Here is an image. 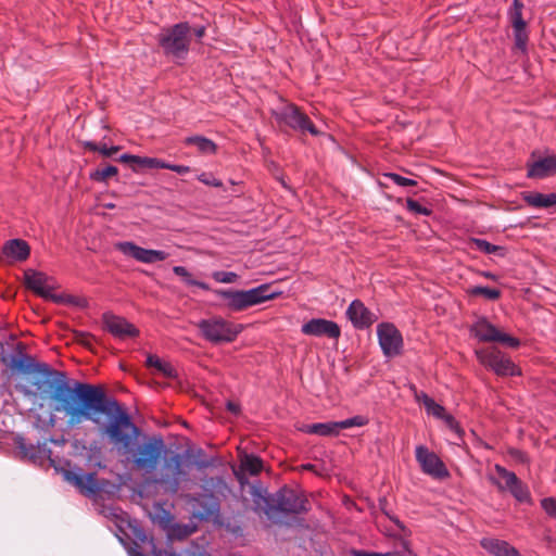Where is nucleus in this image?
Here are the masks:
<instances>
[{"label":"nucleus","instance_id":"obj_1","mask_svg":"<svg viewBox=\"0 0 556 556\" xmlns=\"http://www.w3.org/2000/svg\"><path fill=\"white\" fill-rule=\"evenodd\" d=\"M20 356H13L9 367L18 374H41L51 390L50 399L56 403L55 410L64 412L71 425H78L85 420L100 424V415L108 418L103 431L110 440L127 448L132 440L140 433V429L132 422L126 407L114 396L108 395L101 384H91L77 380L70 381L66 372L51 368L47 363H40L34 356L23 353L24 344L17 343Z\"/></svg>","mask_w":556,"mask_h":556},{"label":"nucleus","instance_id":"obj_2","mask_svg":"<svg viewBox=\"0 0 556 556\" xmlns=\"http://www.w3.org/2000/svg\"><path fill=\"white\" fill-rule=\"evenodd\" d=\"M263 513L273 519L276 514L303 515L311 510V504L305 493L288 485L281 486L276 493L262 497Z\"/></svg>","mask_w":556,"mask_h":556},{"label":"nucleus","instance_id":"obj_3","mask_svg":"<svg viewBox=\"0 0 556 556\" xmlns=\"http://www.w3.org/2000/svg\"><path fill=\"white\" fill-rule=\"evenodd\" d=\"M281 291H271L269 283L261 285L256 288L243 290H222L218 294L223 298L226 306L233 312L243 311L250 306L273 300L279 296Z\"/></svg>","mask_w":556,"mask_h":556},{"label":"nucleus","instance_id":"obj_4","mask_svg":"<svg viewBox=\"0 0 556 556\" xmlns=\"http://www.w3.org/2000/svg\"><path fill=\"white\" fill-rule=\"evenodd\" d=\"M191 27L187 22L164 28L157 37L159 46L164 54L182 58L189 51Z\"/></svg>","mask_w":556,"mask_h":556},{"label":"nucleus","instance_id":"obj_5","mask_svg":"<svg viewBox=\"0 0 556 556\" xmlns=\"http://www.w3.org/2000/svg\"><path fill=\"white\" fill-rule=\"evenodd\" d=\"M197 326L201 336L214 344L233 342L242 330L241 325H236L222 317L201 319Z\"/></svg>","mask_w":556,"mask_h":556},{"label":"nucleus","instance_id":"obj_6","mask_svg":"<svg viewBox=\"0 0 556 556\" xmlns=\"http://www.w3.org/2000/svg\"><path fill=\"white\" fill-rule=\"evenodd\" d=\"M478 361L497 376H521V369L497 348H485L476 351Z\"/></svg>","mask_w":556,"mask_h":556},{"label":"nucleus","instance_id":"obj_7","mask_svg":"<svg viewBox=\"0 0 556 556\" xmlns=\"http://www.w3.org/2000/svg\"><path fill=\"white\" fill-rule=\"evenodd\" d=\"M187 479V472L184 469V457L179 453L170 451L165 454L162 467L160 484L165 491L177 493L182 481Z\"/></svg>","mask_w":556,"mask_h":556},{"label":"nucleus","instance_id":"obj_8","mask_svg":"<svg viewBox=\"0 0 556 556\" xmlns=\"http://www.w3.org/2000/svg\"><path fill=\"white\" fill-rule=\"evenodd\" d=\"M469 333L480 342H500L513 349L520 346L518 338L500 331L485 316L477 318L469 327Z\"/></svg>","mask_w":556,"mask_h":556},{"label":"nucleus","instance_id":"obj_9","mask_svg":"<svg viewBox=\"0 0 556 556\" xmlns=\"http://www.w3.org/2000/svg\"><path fill=\"white\" fill-rule=\"evenodd\" d=\"M273 115L278 124H283L293 130L302 134L309 132L312 136L319 135V130L316 128L308 115L302 112L301 109L293 103L287 104L279 112H274Z\"/></svg>","mask_w":556,"mask_h":556},{"label":"nucleus","instance_id":"obj_10","mask_svg":"<svg viewBox=\"0 0 556 556\" xmlns=\"http://www.w3.org/2000/svg\"><path fill=\"white\" fill-rule=\"evenodd\" d=\"M165 448L161 435H153L147 442L139 445L132 463L137 469L152 471L156 468L159 459Z\"/></svg>","mask_w":556,"mask_h":556},{"label":"nucleus","instance_id":"obj_11","mask_svg":"<svg viewBox=\"0 0 556 556\" xmlns=\"http://www.w3.org/2000/svg\"><path fill=\"white\" fill-rule=\"evenodd\" d=\"M494 468L497 475L505 480V485L496 478L491 477L490 480L493 485L502 492L508 490L519 503H532L529 488L517 477L515 472L507 470L498 464H496Z\"/></svg>","mask_w":556,"mask_h":556},{"label":"nucleus","instance_id":"obj_12","mask_svg":"<svg viewBox=\"0 0 556 556\" xmlns=\"http://www.w3.org/2000/svg\"><path fill=\"white\" fill-rule=\"evenodd\" d=\"M367 424L363 416H354L341 421L317 422L311 425H302L296 429L303 433L317 434L320 437H337L343 429L352 427H362Z\"/></svg>","mask_w":556,"mask_h":556},{"label":"nucleus","instance_id":"obj_13","mask_svg":"<svg viewBox=\"0 0 556 556\" xmlns=\"http://www.w3.org/2000/svg\"><path fill=\"white\" fill-rule=\"evenodd\" d=\"M377 334L380 348L388 357H394L402 353L403 337L400 330L391 323H381L377 326Z\"/></svg>","mask_w":556,"mask_h":556},{"label":"nucleus","instance_id":"obj_14","mask_svg":"<svg viewBox=\"0 0 556 556\" xmlns=\"http://www.w3.org/2000/svg\"><path fill=\"white\" fill-rule=\"evenodd\" d=\"M523 7L521 0H513V5L508 11V17L513 27L515 48L526 53L528 50L529 33L527 23L522 18Z\"/></svg>","mask_w":556,"mask_h":556},{"label":"nucleus","instance_id":"obj_15","mask_svg":"<svg viewBox=\"0 0 556 556\" xmlns=\"http://www.w3.org/2000/svg\"><path fill=\"white\" fill-rule=\"evenodd\" d=\"M52 280L47 274L35 269H26L24 271V285L26 289L33 291L36 295L54 303L61 302V296L52 293V287L49 281Z\"/></svg>","mask_w":556,"mask_h":556},{"label":"nucleus","instance_id":"obj_16","mask_svg":"<svg viewBox=\"0 0 556 556\" xmlns=\"http://www.w3.org/2000/svg\"><path fill=\"white\" fill-rule=\"evenodd\" d=\"M416 459L419 463L421 470L438 479H444L450 476V472L445 464L434 453L429 451L425 445H418L416 447Z\"/></svg>","mask_w":556,"mask_h":556},{"label":"nucleus","instance_id":"obj_17","mask_svg":"<svg viewBox=\"0 0 556 556\" xmlns=\"http://www.w3.org/2000/svg\"><path fill=\"white\" fill-rule=\"evenodd\" d=\"M103 328L113 337L125 340L127 338H137L140 334L139 329L126 318L106 312L102 315Z\"/></svg>","mask_w":556,"mask_h":556},{"label":"nucleus","instance_id":"obj_18","mask_svg":"<svg viewBox=\"0 0 556 556\" xmlns=\"http://www.w3.org/2000/svg\"><path fill=\"white\" fill-rule=\"evenodd\" d=\"M15 448L22 459H28L34 464H41L46 458L50 459L51 464V450L48 448L47 442L33 444L27 442L23 437H17L14 440Z\"/></svg>","mask_w":556,"mask_h":556},{"label":"nucleus","instance_id":"obj_19","mask_svg":"<svg viewBox=\"0 0 556 556\" xmlns=\"http://www.w3.org/2000/svg\"><path fill=\"white\" fill-rule=\"evenodd\" d=\"M116 249L125 255L147 264L162 262L168 256L164 251L144 249L130 241L118 242Z\"/></svg>","mask_w":556,"mask_h":556},{"label":"nucleus","instance_id":"obj_20","mask_svg":"<svg viewBox=\"0 0 556 556\" xmlns=\"http://www.w3.org/2000/svg\"><path fill=\"white\" fill-rule=\"evenodd\" d=\"M65 478L68 482L73 483L85 496L97 497L103 491V484L98 480L96 472L79 475L67 470L65 471Z\"/></svg>","mask_w":556,"mask_h":556},{"label":"nucleus","instance_id":"obj_21","mask_svg":"<svg viewBox=\"0 0 556 556\" xmlns=\"http://www.w3.org/2000/svg\"><path fill=\"white\" fill-rule=\"evenodd\" d=\"M301 331L306 336L327 337L329 339H339L341 336L340 326L325 318H312L302 325Z\"/></svg>","mask_w":556,"mask_h":556},{"label":"nucleus","instance_id":"obj_22","mask_svg":"<svg viewBox=\"0 0 556 556\" xmlns=\"http://www.w3.org/2000/svg\"><path fill=\"white\" fill-rule=\"evenodd\" d=\"M346 316L356 329L369 328L376 320L374 314L361 300H354L346 309Z\"/></svg>","mask_w":556,"mask_h":556},{"label":"nucleus","instance_id":"obj_23","mask_svg":"<svg viewBox=\"0 0 556 556\" xmlns=\"http://www.w3.org/2000/svg\"><path fill=\"white\" fill-rule=\"evenodd\" d=\"M556 174V154H552L527 163V177L531 179H543Z\"/></svg>","mask_w":556,"mask_h":556},{"label":"nucleus","instance_id":"obj_24","mask_svg":"<svg viewBox=\"0 0 556 556\" xmlns=\"http://www.w3.org/2000/svg\"><path fill=\"white\" fill-rule=\"evenodd\" d=\"M116 161L129 164L130 168L136 173L143 169L160 168L161 166V159L140 156L128 153L122 154L118 159H116Z\"/></svg>","mask_w":556,"mask_h":556},{"label":"nucleus","instance_id":"obj_25","mask_svg":"<svg viewBox=\"0 0 556 556\" xmlns=\"http://www.w3.org/2000/svg\"><path fill=\"white\" fill-rule=\"evenodd\" d=\"M2 252L8 257L23 262L29 257L30 247L23 239H11L4 243Z\"/></svg>","mask_w":556,"mask_h":556},{"label":"nucleus","instance_id":"obj_26","mask_svg":"<svg viewBox=\"0 0 556 556\" xmlns=\"http://www.w3.org/2000/svg\"><path fill=\"white\" fill-rule=\"evenodd\" d=\"M481 546L493 556H522L518 549L508 542L497 539H483Z\"/></svg>","mask_w":556,"mask_h":556},{"label":"nucleus","instance_id":"obj_27","mask_svg":"<svg viewBox=\"0 0 556 556\" xmlns=\"http://www.w3.org/2000/svg\"><path fill=\"white\" fill-rule=\"evenodd\" d=\"M481 546L493 556H522L518 549L508 542L497 539H483Z\"/></svg>","mask_w":556,"mask_h":556},{"label":"nucleus","instance_id":"obj_28","mask_svg":"<svg viewBox=\"0 0 556 556\" xmlns=\"http://www.w3.org/2000/svg\"><path fill=\"white\" fill-rule=\"evenodd\" d=\"M522 200L532 207L549 208L556 206V193L523 192Z\"/></svg>","mask_w":556,"mask_h":556},{"label":"nucleus","instance_id":"obj_29","mask_svg":"<svg viewBox=\"0 0 556 556\" xmlns=\"http://www.w3.org/2000/svg\"><path fill=\"white\" fill-rule=\"evenodd\" d=\"M184 144L194 146L201 154H216L217 152V144L213 140L201 135L185 138Z\"/></svg>","mask_w":556,"mask_h":556},{"label":"nucleus","instance_id":"obj_30","mask_svg":"<svg viewBox=\"0 0 556 556\" xmlns=\"http://www.w3.org/2000/svg\"><path fill=\"white\" fill-rule=\"evenodd\" d=\"M147 367H154L166 378H176L177 371L169 362L162 361L157 355L150 354L146 361Z\"/></svg>","mask_w":556,"mask_h":556},{"label":"nucleus","instance_id":"obj_31","mask_svg":"<svg viewBox=\"0 0 556 556\" xmlns=\"http://www.w3.org/2000/svg\"><path fill=\"white\" fill-rule=\"evenodd\" d=\"M118 175V168L114 165L106 164L103 167H98L94 170L90 172L89 179L96 182L106 184L108 180L112 177Z\"/></svg>","mask_w":556,"mask_h":556},{"label":"nucleus","instance_id":"obj_32","mask_svg":"<svg viewBox=\"0 0 556 556\" xmlns=\"http://www.w3.org/2000/svg\"><path fill=\"white\" fill-rule=\"evenodd\" d=\"M468 295L470 296H483L490 301H496L501 298L502 292L495 288H489L483 286H475L467 290Z\"/></svg>","mask_w":556,"mask_h":556},{"label":"nucleus","instance_id":"obj_33","mask_svg":"<svg viewBox=\"0 0 556 556\" xmlns=\"http://www.w3.org/2000/svg\"><path fill=\"white\" fill-rule=\"evenodd\" d=\"M241 468L251 476H256L263 470V460L254 454H247L241 462Z\"/></svg>","mask_w":556,"mask_h":556},{"label":"nucleus","instance_id":"obj_34","mask_svg":"<svg viewBox=\"0 0 556 556\" xmlns=\"http://www.w3.org/2000/svg\"><path fill=\"white\" fill-rule=\"evenodd\" d=\"M388 500L386 496H382L378 500V505L380 510L399 528L401 532H403L405 535H410V531L407 529V527L394 515H391L387 507H388Z\"/></svg>","mask_w":556,"mask_h":556},{"label":"nucleus","instance_id":"obj_35","mask_svg":"<svg viewBox=\"0 0 556 556\" xmlns=\"http://www.w3.org/2000/svg\"><path fill=\"white\" fill-rule=\"evenodd\" d=\"M470 243L477 250H479V251H481V252H483L485 254H493V253H496L498 251H503L504 250L503 247L492 244L489 241H486L484 239H479V238H471L470 239Z\"/></svg>","mask_w":556,"mask_h":556},{"label":"nucleus","instance_id":"obj_36","mask_svg":"<svg viewBox=\"0 0 556 556\" xmlns=\"http://www.w3.org/2000/svg\"><path fill=\"white\" fill-rule=\"evenodd\" d=\"M74 341L84 348H87L88 350L92 351V344L96 341V338L93 334L89 332H84L79 330L73 331Z\"/></svg>","mask_w":556,"mask_h":556},{"label":"nucleus","instance_id":"obj_37","mask_svg":"<svg viewBox=\"0 0 556 556\" xmlns=\"http://www.w3.org/2000/svg\"><path fill=\"white\" fill-rule=\"evenodd\" d=\"M173 271L179 276V277H182L184 280L188 283V285H191V286H198L202 289H207V285L204 283V282H201V281H197V280H193L191 278V274L188 271V269L184 266H175L173 268Z\"/></svg>","mask_w":556,"mask_h":556},{"label":"nucleus","instance_id":"obj_38","mask_svg":"<svg viewBox=\"0 0 556 556\" xmlns=\"http://www.w3.org/2000/svg\"><path fill=\"white\" fill-rule=\"evenodd\" d=\"M406 207L409 212L418 215L430 216L432 214V208L421 205L418 201L412 198L406 199Z\"/></svg>","mask_w":556,"mask_h":556},{"label":"nucleus","instance_id":"obj_39","mask_svg":"<svg viewBox=\"0 0 556 556\" xmlns=\"http://www.w3.org/2000/svg\"><path fill=\"white\" fill-rule=\"evenodd\" d=\"M383 178L391 179L394 184L401 187H415L417 181L410 178L403 177L396 173H384Z\"/></svg>","mask_w":556,"mask_h":556},{"label":"nucleus","instance_id":"obj_40","mask_svg":"<svg viewBox=\"0 0 556 556\" xmlns=\"http://www.w3.org/2000/svg\"><path fill=\"white\" fill-rule=\"evenodd\" d=\"M425 408L428 414H431L440 419H443L447 415L444 406L438 404L433 399H428V403H426Z\"/></svg>","mask_w":556,"mask_h":556},{"label":"nucleus","instance_id":"obj_41","mask_svg":"<svg viewBox=\"0 0 556 556\" xmlns=\"http://www.w3.org/2000/svg\"><path fill=\"white\" fill-rule=\"evenodd\" d=\"M198 180L203 182L206 186H212V187H216V188H222L224 186L223 181L215 178L212 173H201L198 176Z\"/></svg>","mask_w":556,"mask_h":556},{"label":"nucleus","instance_id":"obj_42","mask_svg":"<svg viewBox=\"0 0 556 556\" xmlns=\"http://www.w3.org/2000/svg\"><path fill=\"white\" fill-rule=\"evenodd\" d=\"M83 147L85 150H88L90 152H99L103 156L108 157L109 148L104 143L100 144V143H97L93 141H85V142H83Z\"/></svg>","mask_w":556,"mask_h":556},{"label":"nucleus","instance_id":"obj_43","mask_svg":"<svg viewBox=\"0 0 556 556\" xmlns=\"http://www.w3.org/2000/svg\"><path fill=\"white\" fill-rule=\"evenodd\" d=\"M541 506L549 517L556 519V498L545 497L541 501Z\"/></svg>","mask_w":556,"mask_h":556},{"label":"nucleus","instance_id":"obj_44","mask_svg":"<svg viewBox=\"0 0 556 556\" xmlns=\"http://www.w3.org/2000/svg\"><path fill=\"white\" fill-rule=\"evenodd\" d=\"M443 420L445 421L446 426L456 434H458L459 438L463 437L464 430L462 429L459 422L455 419V417L451 414H447Z\"/></svg>","mask_w":556,"mask_h":556},{"label":"nucleus","instance_id":"obj_45","mask_svg":"<svg viewBox=\"0 0 556 556\" xmlns=\"http://www.w3.org/2000/svg\"><path fill=\"white\" fill-rule=\"evenodd\" d=\"M508 455L516 462V463H519V464H529L530 463V459L528 457V454L519 448H509L508 450Z\"/></svg>","mask_w":556,"mask_h":556},{"label":"nucleus","instance_id":"obj_46","mask_svg":"<svg viewBox=\"0 0 556 556\" xmlns=\"http://www.w3.org/2000/svg\"><path fill=\"white\" fill-rule=\"evenodd\" d=\"M160 168L169 169L177 174L184 175L190 172V167L187 165L170 164L161 160Z\"/></svg>","mask_w":556,"mask_h":556},{"label":"nucleus","instance_id":"obj_47","mask_svg":"<svg viewBox=\"0 0 556 556\" xmlns=\"http://www.w3.org/2000/svg\"><path fill=\"white\" fill-rule=\"evenodd\" d=\"M214 278L223 283H232L237 280L238 275L232 271H217L214 274Z\"/></svg>","mask_w":556,"mask_h":556},{"label":"nucleus","instance_id":"obj_48","mask_svg":"<svg viewBox=\"0 0 556 556\" xmlns=\"http://www.w3.org/2000/svg\"><path fill=\"white\" fill-rule=\"evenodd\" d=\"M226 409L230 412L231 414L238 416L241 413V406L238 403H235L232 401H227L226 403Z\"/></svg>","mask_w":556,"mask_h":556},{"label":"nucleus","instance_id":"obj_49","mask_svg":"<svg viewBox=\"0 0 556 556\" xmlns=\"http://www.w3.org/2000/svg\"><path fill=\"white\" fill-rule=\"evenodd\" d=\"M299 470H305V471H311L317 476L320 475V472L317 470V467L316 465L314 464H311V463H306V464H302L298 467Z\"/></svg>","mask_w":556,"mask_h":556},{"label":"nucleus","instance_id":"obj_50","mask_svg":"<svg viewBox=\"0 0 556 556\" xmlns=\"http://www.w3.org/2000/svg\"><path fill=\"white\" fill-rule=\"evenodd\" d=\"M61 296V302L60 303H70V304H75V305H78V301H77V298L73 296V295H66V298Z\"/></svg>","mask_w":556,"mask_h":556},{"label":"nucleus","instance_id":"obj_51","mask_svg":"<svg viewBox=\"0 0 556 556\" xmlns=\"http://www.w3.org/2000/svg\"><path fill=\"white\" fill-rule=\"evenodd\" d=\"M205 30H206V29H205V27H204V26H200V27H195V28L193 29V33H194V35H195V37H197L198 39H201V38H202V37H204V35H205Z\"/></svg>","mask_w":556,"mask_h":556},{"label":"nucleus","instance_id":"obj_52","mask_svg":"<svg viewBox=\"0 0 556 556\" xmlns=\"http://www.w3.org/2000/svg\"><path fill=\"white\" fill-rule=\"evenodd\" d=\"M418 401H421L422 404L426 406V403H428V399H431L427 393L421 392L420 394L416 395Z\"/></svg>","mask_w":556,"mask_h":556},{"label":"nucleus","instance_id":"obj_53","mask_svg":"<svg viewBox=\"0 0 556 556\" xmlns=\"http://www.w3.org/2000/svg\"><path fill=\"white\" fill-rule=\"evenodd\" d=\"M192 530H189L187 526H184L180 533L178 534V538H186L189 534H191Z\"/></svg>","mask_w":556,"mask_h":556},{"label":"nucleus","instance_id":"obj_54","mask_svg":"<svg viewBox=\"0 0 556 556\" xmlns=\"http://www.w3.org/2000/svg\"><path fill=\"white\" fill-rule=\"evenodd\" d=\"M121 150V147L119 146H112L111 148H109V151H108V157H111L113 156L116 152H118Z\"/></svg>","mask_w":556,"mask_h":556},{"label":"nucleus","instance_id":"obj_55","mask_svg":"<svg viewBox=\"0 0 556 556\" xmlns=\"http://www.w3.org/2000/svg\"><path fill=\"white\" fill-rule=\"evenodd\" d=\"M0 363H8V357L3 354V344L0 342Z\"/></svg>","mask_w":556,"mask_h":556},{"label":"nucleus","instance_id":"obj_56","mask_svg":"<svg viewBox=\"0 0 556 556\" xmlns=\"http://www.w3.org/2000/svg\"><path fill=\"white\" fill-rule=\"evenodd\" d=\"M481 275L488 279L496 280V276L491 271H482Z\"/></svg>","mask_w":556,"mask_h":556},{"label":"nucleus","instance_id":"obj_57","mask_svg":"<svg viewBox=\"0 0 556 556\" xmlns=\"http://www.w3.org/2000/svg\"><path fill=\"white\" fill-rule=\"evenodd\" d=\"M279 181L281 184V186L286 189H290V187L287 185L286 180L283 178H279Z\"/></svg>","mask_w":556,"mask_h":556},{"label":"nucleus","instance_id":"obj_58","mask_svg":"<svg viewBox=\"0 0 556 556\" xmlns=\"http://www.w3.org/2000/svg\"><path fill=\"white\" fill-rule=\"evenodd\" d=\"M104 207L109 208V210H113V208H115V204L114 203H106V204H104Z\"/></svg>","mask_w":556,"mask_h":556},{"label":"nucleus","instance_id":"obj_59","mask_svg":"<svg viewBox=\"0 0 556 556\" xmlns=\"http://www.w3.org/2000/svg\"><path fill=\"white\" fill-rule=\"evenodd\" d=\"M382 556H401L400 553L397 552H393V553H386V554H382Z\"/></svg>","mask_w":556,"mask_h":556},{"label":"nucleus","instance_id":"obj_60","mask_svg":"<svg viewBox=\"0 0 556 556\" xmlns=\"http://www.w3.org/2000/svg\"><path fill=\"white\" fill-rule=\"evenodd\" d=\"M35 384L37 386V389H38V390H40V389H41V384H40V383L36 382Z\"/></svg>","mask_w":556,"mask_h":556},{"label":"nucleus","instance_id":"obj_61","mask_svg":"<svg viewBox=\"0 0 556 556\" xmlns=\"http://www.w3.org/2000/svg\"><path fill=\"white\" fill-rule=\"evenodd\" d=\"M138 556H143L142 554L138 553Z\"/></svg>","mask_w":556,"mask_h":556}]
</instances>
